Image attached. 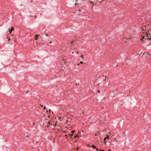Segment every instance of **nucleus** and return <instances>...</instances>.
<instances>
[{
	"label": "nucleus",
	"instance_id": "nucleus-24",
	"mask_svg": "<svg viewBox=\"0 0 151 151\" xmlns=\"http://www.w3.org/2000/svg\"><path fill=\"white\" fill-rule=\"evenodd\" d=\"M26 137H28V135H27L26 136Z\"/></svg>",
	"mask_w": 151,
	"mask_h": 151
},
{
	"label": "nucleus",
	"instance_id": "nucleus-12",
	"mask_svg": "<svg viewBox=\"0 0 151 151\" xmlns=\"http://www.w3.org/2000/svg\"><path fill=\"white\" fill-rule=\"evenodd\" d=\"M69 136H70L71 137H72V136H73V134H71V135H70L69 134L68 135Z\"/></svg>",
	"mask_w": 151,
	"mask_h": 151
},
{
	"label": "nucleus",
	"instance_id": "nucleus-29",
	"mask_svg": "<svg viewBox=\"0 0 151 151\" xmlns=\"http://www.w3.org/2000/svg\"><path fill=\"white\" fill-rule=\"evenodd\" d=\"M33 124L34 125L35 124V123L34 122H33Z\"/></svg>",
	"mask_w": 151,
	"mask_h": 151
},
{
	"label": "nucleus",
	"instance_id": "nucleus-13",
	"mask_svg": "<svg viewBox=\"0 0 151 151\" xmlns=\"http://www.w3.org/2000/svg\"><path fill=\"white\" fill-rule=\"evenodd\" d=\"M80 63L81 64H83V62L82 61H81Z\"/></svg>",
	"mask_w": 151,
	"mask_h": 151
},
{
	"label": "nucleus",
	"instance_id": "nucleus-14",
	"mask_svg": "<svg viewBox=\"0 0 151 151\" xmlns=\"http://www.w3.org/2000/svg\"><path fill=\"white\" fill-rule=\"evenodd\" d=\"M96 150L97 151H99V150H98V149L97 148L96 149Z\"/></svg>",
	"mask_w": 151,
	"mask_h": 151
},
{
	"label": "nucleus",
	"instance_id": "nucleus-15",
	"mask_svg": "<svg viewBox=\"0 0 151 151\" xmlns=\"http://www.w3.org/2000/svg\"><path fill=\"white\" fill-rule=\"evenodd\" d=\"M73 42H74V41H72L71 42V44H72Z\"/></svg>",
	"mask_w": 151,
	"mask_h": 151
},
{
	"label": "nucleus",
	"instance_id": "nucleus-20",
	"mask_svg": "<svg viewBox=\"0 0 151 151\" xmlns=\"http://www.w3.org/2000/svg\"><path fill=\"white\" fill-rule=\"evenodd\" d=\"M148 54L149 55H150V54H149V53L148 52Z\"/></svg>",
	"mask_w": 151,
	"mask_h": 151
},
{
	"label": "nucleus",
	"instance_id": "nucleus-26",
	"mask_svg": "<svg viewBox=\"0 0 151 151\" xmlns=\"http://www.w3.org/2000/svg\"><path fill=\"white\" fill-rule=\"evenodd\" d=\"M97 134H95V136H97Z\"/></svg>",
	"mask_w": 151,
	"mask_h": 151
},
{
	"label": "nucleus",
	"instance_id": "nucleus-28",
	"mask_svg": "<svg viewBox=\"0 0 151 151\" xmlns=\"http://www.w3.org/2000/svg\"><path fill=\"white\" fill-rule=\"evenodd\" d=\"M50 43H51V41H50Z\"/></svg>",
	"mask_w": 151,
	"mask_h": 151
},
{
	"label": "nucleus",
	"instance_id": "nucleus-31",
	"mask_svg": "<svg viewBox=\"0 0 151 151\" xmlns=\"http://www.w3.org/2000/svg\"><path fill=\"white\" fill-rule=\"evenodd\" d=\"M72 53H74V52H73Z\"/></svg>",
	"mask_w": 151,
	"mask_h": 151
},
{
	"label": "nucleus",
	"instance_id": "nucleus-19",
	"mask_svg": "<svg viewBox=\"0 0 151 151\" xmlns=\"http://www.w3.org/2000/svg\"><path fill=\"white\" fill-rule=\"evenodd\" d=\"M45 35L47 36H48V35L47 34H45Z\"/></svg>",
	"mask_w": 151,
	"mask_h": 151
},
{
	"label": "nucleus",
	"instance_id": "nucleus-3",
	"mask_svg": "<svg viewBox=\"0 0 151 151\" xmlns=\"http://www.w3.org/2000/svg\"><path fill=\"white\" fill-rule=\"evenodd\" d=\"M14 30V28L13 27H12L11 28V29L9 30V34H11V32H12V31Z\"/></svg>",
	"mask_w": 151,
	"mask_h": 151
},
{
	"label": "nucleus",
	"instance_id": "nucleus-16",
	"mask_svg": "<svg viewBox=\"0 0 151 151\" xmlns=\"http://www.w3.org/2000/svg\"><path fill=\"white\" fill-rule=\"evenodd\" d=\"M109 139L108 136L107 135V137H106V139Z\"/></svg>",
	"mask_w": 151,
	"mask_h": 151
},
{
	"label": "nucleus",
	"instance_id": "nucleus-30",
	"mask_svg": "<svg viewBox=\"0 0 151 151\" xmlns=\"http://www.w3.org/2000/svg\"><path fill=\"white\" fill-rule=\"evenodd\" d=\"M91 3H93V2H92L91 1Z\"/></svg>",
	"mask_w": 151,
	"mask_h": 151
},
{
	"label": "nucleus",
	"instance_id": "nucleus-4",
	"mask_svg": "<svg viewBox=\"0 0 151 151\" xmlns=\"http://www.w3.org/2000/svg\"><path fill=\"white\" fill-rule=\"evenodd\" d=\"M39 36V35H35V40H37V38Z\"/></svg>",
	"mask_w": 151,
	"mask_h": 151
},
{
	"label": "nucleus",
	"instance_id": "nucleus-27",
	"mask_svg": "<svg viewBox=\"0 0 151 151\" xmlns=\"http://www.w3.org/2000/svg\"><path fill=\"white\" fill-rule=\"evenodd\" d=\"M67 136V135L66 134V135H65V137H66Z\"/></svg>",
	"mask_w": 151,
	"mask_h": 151
},
{
	"label": "nucleus",
	"instance_id": "nucleus-8",
	"mask_svg": "<svg viewBox=\"0 0 151 151\" xmlns=\"http://www.w3.org/2000/svg\"><path fill=\"white\" fill-rule=\"evenodd\" d=\"M78 137V135H76L75 136H74V138H76V137Z\"/></svg>",
	"mask_w": 151,
	"mask_h": 151
},
{
	"label": "nucleus",
	"instance_id": "nucleus-22",
	"mask_svg": "<svg viewBox=\"0 0 151 151\" xmlns=\"http://www.w3.org/2000/svg\"><path fill=\"white\" fill-rule=\"evenodd\" d=\"M78 51L76 52V53H77V54H78Z\"/></svg>",
	"mask_w": 151,
	"mask_h": 151
},
{
	"label": "nucleus",
	"instance_id": "nucleus-10",
	"mask_svg": "<svg viewBox=\"0 0 151 151\" xmlns=\"http://www.w3.org/2000/svg\"><path fill=\"white\" fill-rule=\"evenodd\" d=\"M97 92H98L99 93H100V91H99V90H98L97 91Z\"/></svg>",
	"mask_w": 151,
	"mask_h": 151
},
{
	"label": "nucleus",
	"instance_id": "nucleus-18",
	"mask_svg": "<svg viewBox=\"0 0 151 151\" xmlns=\"http://www.w3.org/2000/svg\"><path fill=\"white\" fill-rule=\"evenodd\" d=\"M99 151H104V150H99Z\"/></svg>",
	"mask_w": 151,
	"mask_h": 151
},
{
	"label": "nucleus",
	"instance_id": "nucleus-32",
	"mask_svg": "<svg viewBox=\"0 0 151 151\" xmlns=\"http://www.w3.org/2000/svg\"><path fill=\"white\" fill-rule=\"evenodd\" d=\"M117 66H118V65H117L116 66V67H117Z\"/></svg>",
	"mask_w": 151,
	"mask_h": 151
},
{
	"label": "nucleus",
	"instance_id": "nucleus-7",
	"mask_svg": "<svg viewBox=\"0 0 151 151\" xmlns=\"http://www.w3.org/2000/svg\"><path fill=\"white\" fill-rule=\"evenodd\" d=\"M81 57L83 59H84V57L83 56V55H81Z\"/></svg>",
	"mask_w": 151,
	"mask_h": 151
},
{
	"label": "nucleus",
	"instance_id": "nucleus-33",
	"mask_svg": "<svg viewBox=\"0 0 151 151\" xmlns=\"http://www.w3.org/2000/svg\"><path fill=\"white\" fill-rule=\"evenodd\" d=\"M106 79H104V80H106Z\"/></svg>",
	"mask_w": 151,
	"mask_h": 151
},
{
	"label": "nucleus",
	"instance_id": "nucleus-2",
	"mask_svg": "<svg viewBox=\"0 0 151 151\" xmlns=\"http://www.w3.org/2000/svg\"><path fill=\"white\" fill-rule=\"evenodd\" d=\"M147 34L148 36H149V37H150V38H148L147 39V40H148L149 39L151 40V30L148 31L147 32Z\"/></svg>",
	"mask_w": 151,
	"mask_h": 151
},
{
	"label": "nucleus",
	"instance_id": "nucleus-6",
	"mask_svg": "<svg viewBox=\"0 0 151 151\" xmlns=\"http://www.w3.org/2000/svg\"><path fill=\"white\" fill-rule=\"evenodd\" d=\"M7 38L8 39V40L9 41H10V37H7Z\"/></svg>",
	"mask_w": 151,
	"mask_h": 151
},
{
	"label": "nucleus",
	"instance_id": "nucleus-25",
	"mask_svg": "<svg viewBox=\"0 0 151 151\" xmlns=\"http://www.w3.org/2000/svg\"><path fill=\"white\" fill-rule=\"evenodd\" d=\"M79 12H81V10H79Z\"/></svg>",
	"mask_w": 151,
	"mask_h": 151
},
{
	"label": "nucleus",
	"instance_id": "nucleus-23",
	"mask_svg": "<svg viewBox=\"0 0 151 151\" xmlns=\"http://www.w3.org/2000/svg\"><path fill=\"white\" fill-rule=\"evenodd\" d=\"M79 64H80L79 63H78V64L77 65H79Z\"/></svg>",
	"mask_w": 151,
	"mask_h": 151
},
{
	"label": "nucleus",
	"instance_id": "nucleus-21",
	"mask_svg": "<svg viewBox=\"0 0 151 151\" xmlns=\"http://www.w3.org/2000/svg\"><path fill=\"white\" fill-rule=\"evenodd\" d=\"M45 108H46L45 107L44 108V109L45 110Z\"/></svg>",
	"mask_w": 151,
	"mask_h": 151
},
{
	"label": "nucleus",
	"instance_id": "nucleus-17",
	"mask_svg": "<svg viewBox=\"0 0 151 151\" xmlns=\"http://www.w3.org/2000/svg\"><path fill=\"white\" fill-rule=\"evenodd\" d=\"M106 139V137L104 138V141H105Z\"/></svg>",
	"mask_w": 151,
	"mask_h": 151
},
{
	"label": "nucleus",
	"instance_id": "nucleus-9",
	"mask_svg": "<svg viewBox=\"0 0 151 151\" xmlns=\"http://www.w3.org/2000/svg\"><path fill=\"white\" fill-rule=\"evenodd\" d=\"M13 35H11V36H12V39H13V37H13Z\"/></svg>",
	"mask_w": 151,
	"mask_h": 151
},
{
	"label": "nucleus",
	"instance_id": "nucleus-11",
	"mask_svg": "<svg viewBox=\"0 0 151 151\" xmlns=\"http://www.w3.org/2000/svg\"><path fill=\"white\" fill-rule=\"evenodd\" d=\"M75 132V131L74 130H73V131H72L71 132L72 133H73L74 132Z\"/></svg>",
	"mask_w": 151,
	"mask_h": 151
},
{
	"label": "nucleus",
	"instance_id": "nucleus-1",
	"mask_svg": "<svg viewBox=\"0 0 151 151\" xmlns=\"http://www.w3.org/2000/svg\"><path fill=\"white\" fill-rule=\"evenodd\" d=\"M142 40L143 41H144V40H146L147 39V38L149 37V36H148L146 32H142Z\"/></svg>",
	"mask_w": 151,
	"mask_h": 151
},
{
	"label": "nucleus",
	"instance_id": "nucleus-5",
	"mask_svg": "<svg viewBox=\"0 0 151 151\" xmlns=\"http://www.w3.org/2000/svg\"><path fill=\"white\" fill-rule=\"evenodd\" d=\"M91 147L93 148V149L95 148H96L95 147V146H94L93 145H92V146H91Z\"/></svg>",
	"mask_w": 151,
	"mask_h": 151
}]
</instances>
